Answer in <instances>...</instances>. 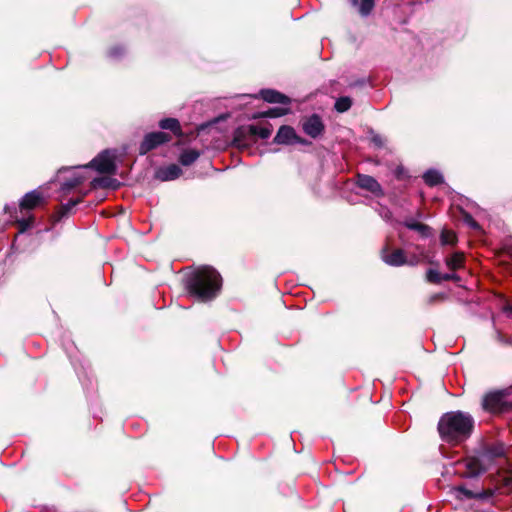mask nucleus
Listing matches in <instances>:
<instances>
[{"label": "nucleus", "instance_id": "obj_7", "mask_svg": "<svg viewBox=\"0 0 512 512\" xmlns=\"http://www.w3.org/2000/svg\"><path fill=\"white\" fill-rule=\"evenodd\" d=\"M254 125L241 126L234 132L233 143L239 149H246L253 145L256 140L253 134Z\"/></svg>", "mask_w": 512, "mask_h": 512}, {"label": "nucleus", "instance_id": "obj_23", "mask_svg": "<svg viewBox=\"0 0 512 512\" xmlns=\"http://www.w3.org/2000/svg\"><path fill=\"white\" fill-rule=\"evenodd\" d=\"M255 131H253V134L255 136V140L257 138L261 139H268L273 131L272 125L266 124L263 126L254 125Z\"/></svg>", "mask_w": 512, "mask_h": 512}, {"label": "nucleus", "instance_id": "obj_9", "mask_svg": "<svg viewBox=\"0 0 512 512\" xmlns=\"http://www.w3.org/2000/svg\"><path fill=\"white\" fill-rule=\"evenodd\" d=\"M302 127L304 132L312 138H317L324 131V125L321 118L315 114L306 119L303 122Z\"/></svg>", "mask_w": 512, "mask_h": 512}, {"label": "nucleus", "instance_id": "obj_37", "mask_svg": "<svg viewBox=\"0 0 512 512\" xmlns=\"http://www.w3.org/2000/svg\"><path fill=\"white\" fill-rule=\"evenodd\" d=\"M511 313H512V309H510Z\"/></svg>", "mask_w": 512, "mask_h": 512}, {"label": "nucleus", "instance_id": "obj_33", "mask_svg": "<svg viewBox=\"0 0 512 512\" xmlns=\"http://www.w3.org/2000/svg\"><path fill=\"white\" fill-rule=\"evenodd\" d=\"M512 485V476L507 475L503 478V486L504 487H510Z\"/></svg>", "mask_w": 512, "mask_h": 512}, {"label": "nucleus", "instance_id": "obj_29", "mask_svg": "<svg viewBox=\"0 0 512 512\" xmlns=\"http://www.w3.org/2000/svg\"><path fill=\"white\" fill-rule=\"evenodd\" d=\"M80 201H81V199L79 198L76 200H70L66 204H64L62 206L63 215L69 213L72 210V208L75 207Z\"/></svg>", "mask_w": 512, "mask_h": 512}, {"label": "nucleus", "instance_id": "obj_10", "mask_svg": "<svg viewBox=\"0 0 512 512\" xmlns=\"http://www.w3.org/2000/svg\"><path fill=\"white\" fill-rule=\"evenodd\" d=\"M382 260L390 266H401L407 263L403 250L395 249L390 252L386 246L381 252Z\"/></svg>", "mask_w": 512, "mask_h": 512}, {"label": "nucleus", "instance_id": "obj_4", "mask_svg": "<svg viewBox=\"0 0 512 512\" xmlns=\"http://www.w3.org/2000/svg\"><path fill=\"white\" fill-rule=\"evenodd\" d=\"M503 445H495L483 451L478 457H468L457 462V473L463 477H476L490 469L498 460H504Z\"/></svg>", "mask_w": 512, "mask_h": 512}, {"label": "nucleus", "instance_id": "obj_30", "mask_svg": "<svg viewBox=\"0 0 512 512\" xmlns=\"http://www.w3.org/2000/svg\"><path fill=\"white\" fill-rule=\"evenodd\" d=\"M464 222L471 227L472 229H479L478 223L473 219V217L469 214H465L464 216Z\"/></svg>", "mask_w": 512, "mask_h": 512}, {"label": "nucleus", "instance_id": "obj_12", "mask_svg": "<svg viewBox=\"0 0 512 512\" xmlns=\"http://www.w3.org/2000/svg\"><path fill=\"white\" fill-rule=\"evenodd\" d=\"M357 184L360 188L373 193L375 196L383 194L380 184L372 176L359 174L357 177Z\"/></svg>", "mask_w": 512, "mask_h": 512}, {"label": "nucleus", "instance_id": "obj_34", "mask_svg": "<svg viewBox=\"0 0 512 512\" xmlns=\"http://www.w3.org/2000/svg\"><path fill=\"white\" fill-rule=\"evenodd\" d=\"M373 142L377 145H381V138L379 136L373 137Z\"/></svg>", "mask_w": 512, "mask_h": 512}, {"label": "nucleus", "instance_id": "obj_16", "mask_svg": "<svg viewBox=\"0 0 512 512\" xmlns=\"http://www.w3.org/2000/svg\"><path fill=\"white\" fill-rule=\"evenodd\" d=\"M4 211L6 213H9L11 215V217L13 219H15V221L18 223L19 225V229H20V232L23 233L25 232L27 229H29L32 224H33V217L32 216H29L28 218H21V219H18V217L15 215H13V213H17V208L15 206H9V205H6L4 207Z\"/></svg>", "mask_w": 512, "mask_h": 512}, {"label": "nucleus", "instance_id": "obj_19", "mask_svg": "<svg viewBox=\"0 0 512 512\" xmlns=\"http://www.w3.org/2000/svg\"><path fill=\"white\" fill-rule=\"evenodd\" d=\"M159 126L162 129L172 131L175 135H181V127L179 121L175 118L162 119L159 123Z\"/></svg>", "mask_w": 512, "mask_h": 512}, {"label": "nucleus", "instance_id": "obj_17", "mask_svg": "<svg viewBox=\"0 0 512 512\" xmlns=\"http://www.w3.org/2000/svg\"><path fill=\"white\" fill-rule=\"evenodd\" d=\"M446 266L455 271L463 267L464 265V254L461 252H455L445 260Z\"/></svg>", "mask_w": 512, "mask_h": 512}, {"label": "nucleus", "instance_id": "obj_24", "mask_svg": "<svg viewBox=\"0 0 512 512\" xmlns=\"http://www.w3.org/2000/svg\"><path fill=\"white\" fill-rule=\"evenodd\" d=\"M289 111H290V108L288 107V105H285V106H281V107L271 108V109L267 110L266 112H264L262 115L264 117L276 118V117H281V116L288 114Z\"/></svg>", "mask_w": 512, "mask_h": 512}, {"label": "nucleus", "instance_id": "obj_15", "mask_svg": "<svg viewBox=\"0 0 512 512\" xmlns=\"http://www.w3.org/2000/svg\"><path fill=\"white\" fill-rule=\"evenodd\" d=\"M260 94L262 99L269 103H280L284 105H288L290 103V100L286 95L276 90L264 89L261 90Z\"/></svg>", "mask_w": 512, "mask_h": 512}, {"label": "nucleus", "instance_id": "obj_27", "mask_svg": "<svg viewBox=\"0 0 512 512\" xmlns=\"http://www.w3.org/2000/svg\"><path fill=\"white\" fill-rule=\"evenodd\" d=\"M374 7V0H361L359 4V12L362 16L370 14Z\"/></svg>", "mask_w": 512, "mask_h": 512}, {"label": "nucleus", "instance_id": "obj_18", "mask_svg": "<svg viewBox=\"0 0 512 512\" xmlns=\"http://www.w3.org/2000/svg\"><path fill=\"white\" fill-rule=\"evenodd\" d=\"M200 156V153L195 149L184 150L179 157V161L184 166H189L194 163Z\"/></svg>", "mask_w": 512, "mask_h": 512}, {"label": "nucleus", "instance_id": "obj_26", "mask_svg": "<svg viewBox=\"0 0 512 512\" xmlns=\"http://www.w3.org/2000/svg\"><path fill=\"white\" fill-rule=\"evenodd\" d=\"M351 105H352V101L349 97H340L335 102V109L338 112L343 113V112L349 110Z\"/></svg>", "mask_w": 512, "mask_h": 512}, {"label": "nucleus", "instance_id": "obj_3", "mask_svg": "<svg viewBox=\"0 0 512 512\" xmlns=\"http://www.w3.org/2000/svg\"><path fill=\"white\" fill-rule=\"evenodd\" d=\"M474 420L462 411L445 413L439 420L438 431L442 440L457 444L466 440L473 430Z\"/></svg>", "mask_w": 512, "mask_h": 512}, {"label": "nucleus", "instance_id": "obj_32", "mask_svg": "<svg viewBox=\"0 0 512 512\" xmlns=\"http://www.w3.org/2000/svg\"><path fill=\"white\" fill-rule=\"evenodd\" d=\"M122 54V49L119 47L113 48L110 50L109 55L110 57L116 58Z\"/></svg>", "mask_w": 512, "mask_h": 512}, {"label": "nucleus", "instance_id": "obj_21", "mask_svg": "<svg viewBox=\"0 0 512 512\" xmlns=\"http://www.w3.org/2000/svg\"><path fill=\"white\" fill-rule=\"evenodd\" d=\"M93 187H103V188H117L119 183L116 179H111L107 177L94 178L91 182Z\"/></svg>", "mask_w": 512, "mask_h": 512}, {"label": "nucleus", "instance_id": "obj_22", "mask_svg": "<svg viewBox=\"0 0 512 512\" xmlns=\"http://www.w3.org/2000/svg\"><path fill=\"white\" fill-rule=\"evenodd\" d=\"M404 225L410 229L419 232L423 237H429L431 235V229L422 223L415 221H406Z\"/></svg>", "mask_w": 512, "mask_h": 512}, {"label": "nucleus", "instance_id": "obj_31", "mask_svg": "<svg viewBox=\"0 0 512 512\" xmlns=\"http://www.w3.org/2000/svg\"><path fill=\"white\" fill-rule=\"evenodd\" d=\"M459 281L460 277L455 273H447L442 275V281Z\"/></svg>", "mask_w": 512, "mask_h": 512}, {"label": "nucleus", "instance_id": "obj_35", "mask_svg": "<svg viewBox=\"0 0 512 512\" xmlns=\"http://www.w3.org/2000/svg\"><path fill=\"white\" fill-rule=\"evenodd\" d=\"M351 2L354 6L358 5V0H351Z\"/></svg>", "mask_w": 512, "mask_h": 512}, {"label": "nucleus", "instance_id": "obj_2", "mask_svg": "<svg viewBox=\"0 0 512 512\" xmlns=\"http://www.w3.org/2000/svg\"><path fill=\"white\" fill-rule=\"evenodd\" d=\"M116 154L113 150H105L96 156L89 164L77 167L62 168L59 173L71 172V177L66 179L62 185L61 190L67 194L72 189L84 182L88 177L86 170L93 168L99 173L113 174L116 171L115 163Z\"/></svg>", "mask_w": 512, "mask_h": 512}, {"label": "nucleus", "instance_id": "obj_11", "mask_svg": "<svg viewBox=\"0 0 512 512\" xmlns=\"http://www.w3.org/2000/svg\"><path fill=\"white\" fill-rule=\"evenodd\" d=\"M44 202L43 194L38 190L26 193L20 201V210H31Z\"/></svg>", "mask_w": 512, "mask_h": 512}, {"label": "nucleus", "instance_id": "obj_5", "mask_svg": "<svg viewBox=\"0 0 512 512\" xmlns=\"http://www.w3.org/2000/svg\"><path fill=\"white\" fill-rule=\"evenodd\" d=\"M483 408L490 412L502 411L512 408V387L487 394L482 402Z\"/></svg>", "mask_w": 512, "mask_h": 512}, {"label": "nucleus", "instance_id": "obj_14", "mask_svg": "<svg viewBox=\"0 0 512 512\" xmlns=\"http://www.w3.org/2000/svg\"><path fill=\"white\" fill-rule=\"evenodd\" d=\"M182 174L181 168L176 164H170L165 167H160L155 172V177L161 181H171L180 177Z\"/></svg>", "mask_w": 512, "mask_h": 512}, {"label": "nucleus", "instance_id": "obj_13", "mask_svg": "<svg viewBox=\"0 0 512 512\" xmlns=\"http://www.w3.org/2000/svg\"><path fill=\"white\" fill-rule=\"evenodd\" d=\"M277 144H293L300 142L295 130L290 126H281L274 138Z\"/></svg>", "mask_w": 512, "mask_h": 512}, {"label": "nucleus", "instance_id": "obj_25", "mask_svg": "<svg viewBox=\"0 0 512 512\" xmlns=\"http://www.w3.org/2000/svg\"><path fill=\"white\" fill-rule=\"evenodd\" d=\"M457 241L456 234L453 231L444 229L440 235L442 245H454Z\"/></svg>", "mask_w": 512, "mask_h": 512}, {"label": "nucleus", "instance_id": "obj_8", "mask_svg": "<svg viewBox=\"0 0 512 512\" xmlns=\"http://www.w3.org/2000/svg\"><path fill=\"white\" fill-rule=\"evenodd\" d=\"M499 489L498 488H488V489H485L479 493H473L472 491L462 487V486H459L455 489L456 493H457V497L460 498V499H473V498H476V499H481V500H488L490 499L491 497H493L497 491Z\"/></svg>", "mask_w": 512, "mask_h": 512}, {"label": "nucleus", "instance_id": "obj_6", "mask_svg": "<svg viewBox=\"0 0 512 512\" xmlns=\"http://www.w3.org/2000/svg\"><path fill=\"white\" fill-rule=\"evenodd\" d=\"M171 140V136L165 132H152L148 133L139 147L140 155H145L149 151L157 148L159 145L164 144Z\"/></svg>", "mask_w": 512, "mask_h": 512}, {"label": "nucleus", "instance_id": "obj_28", "mask_svg": "<svg viewBox=\"0 0 512 512\" xmlns=\"http://www.w3.org/2000/svg\"><path fill=\"white\" fill-rule=\"evenodd\" d=\"M426 278L432 283H440L442 281V275L434 269H429L427 271Z\"/></svg>", "mask_w": 512, "mask_h": 512}, {"label": "nucleus", "instance_id": "obj_1", "mask_svg": "<svg viewBox=\"0 0 512 512\" xmlns=\"http://www.w3.org/2000/svg\"><path fill=\"white\" fill-rule=\"evenodd\" d=\"M222 285L220 274L212 267L203 266L190 273L185 280L189 294L202 301L216 297Z\"/></svg>", "mask_w": 512, "mask_h": 512}, {"label": "nucleus", "instance_id": "obj_36", "mask_svg": "<svg viewBox=\"0 0 512 512\" xmlns=\"http://www.w3.org/2000/svg\"><path fill=\"white\" fill-rule=\"evenodd\" d=\"M434 298H444V296H442V295H436V296H434Z\"/></svg>", "mask_w": 512, "mask_h": 512}, {"label": "nucleus", "instance_id": "obj_20", "mask_svg": "<svg viewBox=\"0 0 512 512\" xmlns=\"http://www.w3.org/2000/svg\"><path fill=\"white\" fill-rule=\"evenodd\" d=\"M423 179L425 183L428 184L429 186L437 185L443 181L442 174L439 171L433 169H430L427 172H425L423 175Z\"/></svg>", "mask_w": 512, "mask_h": 512}]
</instances>
